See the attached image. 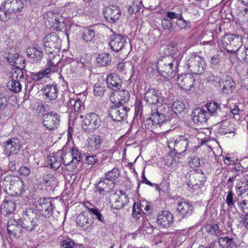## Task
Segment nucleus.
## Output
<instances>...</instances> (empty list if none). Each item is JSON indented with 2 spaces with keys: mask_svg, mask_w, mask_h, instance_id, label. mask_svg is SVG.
<instances>
[{
  "mask_svg": "<svg viewBox=\"0 0 248 248\" xmlns=\"http://www.w3.org/2000/svg\"><path fill=\"white\" fill-rule=\"evenodd\" d=\"M177 62L171 56L160 58L157 62L156 67L158 73L165 78H172L175 75Z\"/></svg>",
  "mask_w": 248,
  "mask_h": 248,
  "instance_id": "f257e3e1",
  "label": "nucleus"
},
{
  "mask_svg": "<svg viewBox=\"0 0 248 248\" xmlns=\"http://www.w3.org/2000/svg\"><path fill=\"white\" fill-rule=\"evenodd\" d=\"M20 222L22 223L24 232H29L34 230L40 224L39 216L30 208L24 211Z\"/></svg>",
  "mask_w": 248,
  "mask_h": 248,
  "instance_id": "f03ea898",
  "label": "nucleus"
},
{
  "mask_svg": "<svg viewBox=\"0 0 248 248\" xmlns=\"http://www.w3.org/2000/svg\"><path fill=\"white\" fill-rule=\"evenodd\" d=\"M5 188H8L12 194L19 196L24 191L25 186L23 181L16 176L6 175L0 182Z\"/></svg>",
  "mask_w": 248,
  "mask_h": 248,
  "instance_id": "7ed1b4c3",
  "label": "nucleus"
},
{
  "mask_svg": "<svg viewBox=\"0 0 248 248\" xmlns=\"http://www.w3.org/2000/svg\"><path fill=\"white\" fill-rule=\"evenodd\" d=\"M167 144L171 151L179 155L188 150L189 148V140L185 135H179L175 138H170Z\"/></svg>",
  "mask_w": 248,
  "mask_h": 248,
  "instance_id": "20e7f679",
  "label": "nucleus"
},
{
  "mask_svg": "<svg viewBox=\"0 0 248 248\" xmlns=\"http://www.w3.org/2000/svg\"><path fill=\"white\" fill-rule=\"evenodd\" d=\"M205 181V175L202 170L190 172L186 175V183L187 186L194 190L199 189L201 193Z\"/></svg>",
  "mask_w": 248,
  "mask_h": 248,
  "instance_id": "39448f33",
  "label": "nucleus"
},
{
  "mask_svg": "<svg viewBox=\"0 0 248 248\" xmlns=\"http://www.w3.org/2000/svg\"><path fill=\"white\" fill-rule=\"evenodd\" d=\"M186 68L194 74H202L205 67V62L203 58L195 54L190 55L187 58Z\"/></svg>",
  "mask_w": 248,
  "mask_h": 248,
  "instance_id": "423d86ee",
  "label": "nucleus"
},
{
  "mask_svg": "<svg viewBox=\"0 0 248 248\" xmlns=\"http://www.w3.org/2000/svg\"><path fill=\"white\" fill-rule=\"evenodd\" d=\"M43 46L47 54L57 53L61 48V40L55 33L46 35L42 39Z\"/></svg>",
  "mask_w": 248,
  "mask_h": 248,
  "instance_id": "0eeeda50",
  "label": "nucleus"
},
{
  "mask_svg": "<svg viewBox=\"0 0 248 248\" xmlns=\"http://www.w3.org/2000/svg\"><path fill=\"white\" fill-rule=\"evenodd\" d=\"M101 120L99 116L94 113L86 114L83 120L81 126L83 130L88 132H93L100 126Z\"/></svg>",
  "mask_w": 248,
  "mask_h": 248,
  "instance_id": "6e6552de",
  "label": "nucleus"
},
{
  "mask_svg": "<svg viewBox=\"0 0 248 248\" xmlns=\"http://www.w3.org/2000/svg\"><path fill=\"white\" fill-rule=\"evenodd\" d=\"M24 79V73L21 68L13 69L11 71L10 80L8 83L9 89L15 93H19L22 89L20 82Z\"/></svg>",
  "mask_w": 248,
  "mask_h": 248,
  "instance_id": "1a4fd4ad",
  "label": "nucleus"
},
{
  "mask_svg": "<svg viewBox=\"0 0 248 248\" xmlns=\"http://www.w3.org/2000/svg\"><path fill=\"white\" fill-rule=\"evenodd\" d=\"M129 108L124 105H119L110 107L108 114L111 119L115 121L120 122L125 120L127 117Z\"/></svg>",
  "mask_w": 248,
  "mask_h": 248,
  "instance_id": "9d476101",
  "label": "nucleus"
},
{
  "mask_svg": "<svg viewBox=\"0 0 248 248\" xmlns=\"http://www.w3.org/2000/svg\"><path fill=\"white\" fill-rule=\"evenodd\" d=\"M4 151L7 157L13 155H18L21 145L19 140L16 138L9 139L3 143Z\"/></svg>",
  "mask_w": 248,
  "mask_h": 248,
  "instance_id": "9b49d317",
  "label": "nucleus"
},
{
  "mask_svg": "<svg viewBox=\"0 0 248 248\" xmlns=\"http://www.w3.org/2000/svg\"><path fill=\"white\" fill-rule=\"evenodd\" d=\"M144 100L149 104L161 106L165 103V99L161 93L155 89L148 90L145 93Z\"/></svg>",
  "mask_w": 248,
  "mask_h": 248,
  "instance_id": "f8f14e48",
  "label": "nucleus"
},
{
  "mask_svg": "<svg viewBox=\"0 0 248 248\" xmlns=\"http://www.w3.org/2000/svg\"><path fill=\"white\" fill-rule=\"evenodd\" d=\"M157 223L161 228H169L172 226L174 222L172 214L166 210L159 212L157 217Z\"/></svg>",
  "mask_w": 248,
  "mask_h": 248,
  "instance_id": "ddd939ff",
  "label": "nucleus"
},
{
  "mask_svg": "<svg viewBox=\"0 0 248 248\" xmlns=\"http://www.w3.org/2000/svg\"><path fill=\"white\" fill-rule=\"evenodd\" d=\"M60 122V117L56 113L49 112L43 116L44 125L49 130L57 128Z\"/></svg>",
  "mask_w": 248,
  "mask_h": 248,
  "instance_id": "4468645a",
  "label": "nucleus"
},
{
  "mask_svg": "<svg viewBox=\"0 0 248 248\" xmlns=\"http://www.w3.org/2000/svg\"><path fill=\"white\" fill-rule=\"evenodd\" d=\"M195 80L194 76L191 74H182L178 76L177 84L180 88L190 90L193 87Z\"/></svg>",
  "mask_w": 248,
  "mask_h": 248,
  "instance_id": "2eb2a0df",
  "label": "nucleus"
},
{
  "mask_svg": "<svg viewBox=\"0 0 248 248\" xmlns=\"http://www.w3.org/2000/svg\"><path fill=\"white\" fill-rule=\"evenodd\" d=\"M63 155H64V149L51 154L46 160V166L55 170H57L61 165Z\"/></svg>",
  "mask_w": 248,
  "mask_h": 248,
  "instance_id": "dca6fc26",
  "label": "nucleus"
},
{
  "mask_svg": "<svg viewBox=\"0 0 248 248\" xmlns=\"http://www.w3.org/2000/svg\"><path fill=\"white\" fill-rule=\"evenodd\" d=\"M47 15L48 21L52 24V26L57 31H62L64 29V18L60 14L51 11L47 12Z\"/></svg>",
  "mask_w": 248,
  "mask_h": 248,
  "instance_id": "f3484780",
  "label": "nucleus"
},
{
  "mask_svg": "<svg viewBox=\"0 0 248 248\" xmlns=\"http://www.w3.org/2000/svg\"><path fill=\"white\" fill-rule=\"evenodd\" d=\"M38 210L40 214L46 217H49L52 215L54 206L51 201L47 198H41L38 201Z\"/></svg>",
  "mask_w": 248,
  "mask_h": 248,
  "instance_id": "a211bd4d",
  "label": "nucleus"
},
{
  "mask_svg": "<svg viewBox=\"0 0 248 248\" xmlns=\"http://www.w3.org/2000/svg\"><path fill=\"white\" fill-rule=\"evenodd\" d=\"M8 232L11 237L17 238L24 232L22 223L14 219H10L7 223Z\"/></svg>",
  "mask_w": 248,
  "mask_h": 248,
  "instance_id": "6ab92c4d",
  "label": "nucleus"
},
{
  "mask_svg": "<svg viewBox=\"0 0 248 248\" xmlns=\"http://www.w3.org/2000/svg\"><path fill=\"white\" fill-rule=\"evenodd\" d=\"M7 61L12 65L16 67L15 69L24 68L25 60L22 57L16 52L15 50L11 49L7 55L5 56Z\"/></svg>",
  "mask_w": 248,
  "mask_h": 248,
  "instance_id": "aec40b11",
  "label": "nucleus"
},
{
  "mask_svg": "<svg viewBox=\"0 0 248 248\" xmlns=\"http://www.w3.org/2000/svg\"><path fill=\"white\" fill-rule=\"evenodd\" d=\"M64 10L72 16L83 15L84 11V5L78 2H68L65 4Z\"/></svg>",
  "mask_w": 248,
  "mask_h": 248,
  "instance_id": "412c9836",
  "label": "nucleus"
},
{
  "mask_svg": "<svg viewBox=\"0 0 248 248\" xmlns=\"http://www.w3.org/2000/svg\"><path fill=\"white\" fill-rule=\"evenodd\" d=\"M126 43L125 36L120 34H113L110 38L109 45L114 51L118 52L123 48Z\"/></svg>",
  "mask_w": 248,
  "mask_h": 248,
  "instance_id": "4be33fe9",
  "label": "nucleus"
},
{
  "mask_svg": "<svg viewBox=\"0 0 248 248\" xmlns=\"http://www.w3.org/2000/svg\"><path fill=\"white\" fill-rule=\"evenodd\" d=\"M76 222L82 230H86L92 227L93 224V218L90 217L84 212L80 213L76 218Z\"/></svg>",
  "mask_w": 248,
  "mask_h": 248,
  "instance_id": "5701e85b",
  "label": "nucleus"
},
{
  "mask_svg": "<svg viewBox=\"0 0 248 248\" xmlns=\"http://www.w3.org/2000/svg\"><path fill=\"white\" fill-rule=\"evenodd\" d=\"M114 201L111 203L112 208L115 209H120L128 203V195L123 190H119L114 195Z\"/></svg>",
  "mask_w": 248,
  "mask_h": 248,
  "instance_id": "b1692460",
  "label": "nucleus"
},
{
  "mask_svg": "<svg viewBox=\"0 0 248 248\" xmlns=\"http://www.w3.org/2000/svg\"><path fill=\"white\" fill-rule=\"evenodd\" d=\"M104 16L107 20L110 23L116 22L121 16V11L117 6L111 5L106 8Z\"/></svg>",
  "mask_w": 248,
  "mask_h": 248,
  "instance_id": "393cba45",
  "label": "nucleus"
},
{
  "mask_svg": "<svg viewBox=\"0 0 248 248\" xmlns=\"http://www.w3.org/2000/svg\"><path fill=\"white\" fill-rule=\"evenodd\" d=\"M24 6L20 0H5L4 9L11 14L20 12Z\"/></svg>",
  "mask_w": 248,
  "mask_h": 248,
  "instance_id": "a878e982",
  "label": "nucleus"
},
{
  "mask_svg": "<svg viewBox=\"0 0 248 248\" xmlns=\"http://www.w3.org/2000/svg\"><path fill=\"white\" fill-rule=\"evenodd\" d=\"M48 57L46 72L48 74L57 72L58 70V65L60 61V56L57 55V53L47 54Z\"/></svg>",
  "mask_w": 248,
  "mask_h": 248,
  "instance_id": "bb28decb",
  "label": "nucleus"
},
{
  "mask_svg": "<svg viewBox=\"0 0 248 248\" xmlns=\"http://www.w3.org/2000/svg\"><path fill=\"white\" fill-rule=\"evenodd\" d=\"M95 186V191L98 192L101 194L104 195L106 193L109 192L114 187V183L113 182H109L104 178L96 182Z\"/></svg>",
  "mask_w": 248,
  "mask_h": 248,
  "instance_id": "cd10ccee",
  "label": "nucleus"
},
{
  "mask_svg": "<svg viewBox=\"0 0 248 248\" xmlns=\"http://www.w3.org/2000/svg\"><path fill=\"white\" fill-rule=\"evenodd\" d=\"M209 117V113L202 108H197L192 113V120L195 124H203L205 123Z\"/></svg>",
  "mask_w": 248,
  "mask_h": 248,
  "instance_id": "c85d7f7f",
  "label": "nucleus"
},
{
  "mask_svg": "<svg viewBox=\"0 0 248 248\" xmlns=\"http://www.w3.org/2000/svg\"><path fill=\"white\" fill-rule=\"evenodd\" d=\"M222 92L226 94H230L235 89V83L230 76H226L219 81Z\"/></svg>",
  "mask_w": 248,
  "mask_h": 248,
  "instance_id": "c756f323",
  "label": "nucleus"
},
{
  "mask_svg": "<svg viewBox=\"0 0 248 248\" xmlns=\"http://www.w3.org/2000/svg\"><path fill=\"white\" fill-rule=\"evenodd\" d=\"M59 88L57 84H47L44 87V93L46 97L50 100L57 99L59 93Z\"/></svg>",
  "mask_w": 248,
  "mask_h": 248,
  "instance_id": "7c9ffc66",
  "label": "nucleus"
},
{
  "mask_svg": "<svg viewBox=\"0 0 248 248\" xmlns=\"http://www.w3.org/2000/svg\"><path fill=\"white\" fill-rule=\"evenodd\" d=\"M234 124L228 121L221 122L218 130V134L220 135L230 134L232 136H234Z\"/></svg>",
  "mask_w": 248,
  "mask_h": 248,
  "instance_id": "2f4dec72",
  "label": "nucleus"
},
{
  "mask_svg": "<svg viewBox=\"0 0 248 248\" xmlns=\"http://www.w3.org/2000/svg\"><path fill=\"white\" fill-rule=\"evenodd\" d=\"M177 210L183 217H187L192 215L194 211V208L187 202L183 201L178 203Z\"/></svg>",
  "mask_w": 248,
  "mask_h": 248,
  "instance_id": "473e14b6",
  "label": "nucleus"
},
{
  "mask_svg": "<svg viewBox=\"0 0 248 248\" xmlns=\"http://www.w3.org/2000/svg\"><path fill=\"white\" fill-rule=\"evenodd\" d=\"M108 87L115 91L120 89L121 86V80L115 74H109L106 79Z\"/></svg>",
  "mask_w": 248,
  "mask_h": 248,
  "instance_id": "72a5a7b5",
  "label": "nucleus"
},
{
  "mask_svg": "<svg viewBox=\"0 0 248 248\" xmlns=\"http://www.w3.org/2000/svg\"><path fill=\"white\" fill-rule=\"evenodd\" d=\"M165 120L164 114L159 113L158 110L155 112L152 111L151 115L148 119L149 124L153 125H159L162 124Z\"/></svg>",
  "mask_w": 248,
  "mask_h": 248,
  "instance_id": "f704fd0d",
  "label": "nucleus"
},
{
  "mask_svg": "<svg viewBox=\"0 0 248 248\" xmlns=\"http://www.w3.org/2000/svg\"><path fill=\"white\" fill-rule=\"evenodd\" d=\"M28 55L31 59L39 60L43 57V53L42 48L38 45L33 46L27 49Z\"/></svg>",
  "mask_w": 248,
  "mask_h": 248,
  "instance_id": "c9c22d12",
  "label": "nucleus"
},
{
  "mask_svg": "<svg viewBox=\"0 0 248 248\" xmlns=\"http://www.w3.org/2000/svg\"><path fill=\"white\" fill-rule=\"evenodd\" d=\"M241 38L239 36L234 34L226 35V42L229 43V48H234L240 46H243L241 43Z\"/></svg>",
  "mask_w": 248,
  "mask_h": 248,
  "instance_id": "e433bc0d",
  "label": "nucleus"
},
{
  "mask_svg": "<svg viewBox=\"0 0 248 248\" xmlns=\"http://www.w3.org/2000/svg\"><path fill=\"white\" fill-rule=\"evenodd\" d=\"M94 36V31L91 28H84L80 31L81 39L86 43L92 42L93 40Z\"/></svg>",
  "mask_w": 248,
  "mask_h": 248,
  "instance_id": "4c0bfd02",
  "label": "nucleus"
},
{
  "mask_svg": "<svg viewBox=\"0 0 248 248\" xmlns=\"http://www.w3.org/2000/svg\"><path fill=\"white\" fill-rule=\"evenodd\" d=\"M102 139L98 135H92L88 139V144L93 149H98L102 142Z\"/></svg>",
  "mask_w": 248,
  "mask_h": 248,
  "instance_id": "58836bf2",
  "label": "nucleus"
},
{
  "mask_svg": "<svg viewBox=\"0 0 248 248\" xmlns=\"http://www.w3.org/2000/svg\"><path fill=\"white\" fill-rule=\"evenodd\" d=\"M1 208H3L6 213L13 212L16 208L15 200L13 199H5L4 202L1 205Z\"/></svg>",
  "mask_w": 248,
  "mask_h": 248,
  "instance_id": "ea45409f",
  "label": "nucleus"
},
{
  "mask_svg": "<svg viewBox=\"0 0 248 248\" xmlns=\"http://www.w3.org/2000/svg\"><path fill=\"white\" fill-rule=\"evenodd\" d=\"M178 155L174 152V154L170 153L165 158V164L168 166H176L179 163Z\"/></svg>",
  "mask_w": 248,
  "mask_h": 248,
  "instance_id": "a19ab883",
  "label": "nucleus"
},
{
  "mask_svg": "<svg viewBox=\"0 0 248 248\" xmlns=\"http://www.w3.org/2000/svg\"><path fill=\"white\" fill-rule=\"evenodd\" d=\"M117 94L119 105H124V104L127 103L129 100L130 93L125 90H118Z\"/></svg>",
  "mask_w": 248,
  "mask_h": 248,
  "instance_id": "79ce46f5",
  "label": "nucleus"
},
{
  "mask_svg": "<svg viewBox=\"0 0 248 248\" xmlns=\"http://www.w3.org/2000/svg\"><path fill=\"white\" fill-rule=\"evenodd\" d=\"M206 106L209 114L210 113L213 115H218L220 113L222 112L219 106L216 102L206 104Z\"/></svg>",
  "mask_w": 248,
  "mask_h": 248,
  "instance_id": "37998d69",
  "label": "nucleus"
},
{
  "mask_svg": "<svg viewBox=\"0 0 248 248\" xmlns=\"http://www.w3.org/2000/svg\"><path fill=\"white\" fill-rule=\"evenodd\" d=\"M97 62L102 66H106L111 62L110 56L108 53H102L98 55L96 59Z\"/></svg>",
  "mask_w": 248,
  "mask_h": 248,
  "instance_id": "c03bdc74",
  "label": "nucleus"
},
{
  "mask_svg": "<svg viewBox=\"0 0 248 248\" xmlns=\"http://www.w3.org/2000/svg\"><path fill=\"white\" fill-rule=\"evenodd\" d=\"M238 51V60L248 63V47L240 46L237 48Z\"/></svg>",
  "mask_w": 248,
  "mask_h": 248,
  "instance_id": "a18cd8bd",
  "label": "nucleus"
},
{
  "mask_svg": "<svg viewBox=\"0 0 248 248\" xmlns=\"http://www.w3.org/2000/svg\"><path fill=\"white\" fill-rule=\"evenodd\" d=\"M218 242L222 248H233L234 246L233 239L227 236L220 238Z\"/></svg>",
  "mask_w": 248,
  "mask_h": 248,
  "instance_id": "49530a36",
  "label": "nucleus"
},
{
  "mask_svg": "<svg viewBox=\"0 0 248 248\" xmlns=\"http://www.w3.org/2000/svg\"><path fill=\"white\" fill-rule=\"evenodd\" d=\"M69 106L73 107L75 111H79L83 105V99L78 97L75 98L70 99L69 101Z\"/></svg>",
  "mask_w": 248,
  "mask_h": 248,
  "instance_id": "de8ad7c7",
  "label": "nucleus"
},
{
  "mask_svg": "<svg viewBox=\"0 0 248 248\" xmlns=\"http://www.w3.org/2000/svg\"><path fill=\"white\" fill-rule=\"evenodd\" d=\"M120 176V171L118 168H114L105 173V179L109 182H113Z\"/></svg>",
  "mask_w": 248,
  "mask_h": 248,
  "instance_id": "09e8293b",
  "label": "nucleus"
},
{
  "mask_svg": "<svg viewBox=\"0 0 248 248\" xmlns=\"http://www.w3.org/2000/svg\"><path fill=\"white\" fill-rule=\"evenodd\" d=\"M106 92V87L104 83H97L93 86V93L95 96H102Z\"/></svg>",
  "mask_w": 248,
  "mask_h": 248,
  "instance_id": "8fccbe9b",
  "label": "nucleus"
},
{
  "mask_svg": "<svg viewBox=\"0 0 248 248\" xmlns=\"http://www.w3.org/2000/svg\"><path fill=\"white\" fill-rule=\"evenodd\" d=\"M20 155H13L11 156L9 158V162L8 164L9 169L12 170H15L17 167L19 165L20 162Z\"/></svg>",
  "mask_w": 248,
  "mask_h": 248,
  "instance_id": "3c124183",
  "label": "nucleus"
},
{
  "mask_svg": "<svg viewBox=\"0 0 248 248\" xmlns=\"http://www.w3.org/2000/svg\"><path fill=\"white\" fill-rule=\"evenodd\" d=\"M86 207L88 209L90 213L94 215L98 221L103 223L105 222L104 218L98 208L93 205H91L90 206L86 205Z\"/></svg>",
  "mask_w": 248,
  "mask_h": 248,
  "instance_id": "603ef678",
  "label": "nucleus"
},
{
  "mask_svg": "<svg viewBox=\"0 0 248 248\" xmlns=\"http://www.w3.org/2000/svg\"><path fill=\"white\" fill-rule=\"evenodd\" d=\"M185 108V104L180 101H176L172 105V109L176 114L183 112Z\"/></svg>",
  "mask_w": 248,
  "mask_h": 248,
  "instance_id": "864d4df0",
  "label": "nucleus"
},
{
  "mask_svg": "<svg viewBox=\"0 0 248 248\" xmlns=\"http://www.w3.org/2000/svg\"><path fill=\"white\" fill-rule=\"evenodd\" d=\"M43 182L46 186H53L56 183V179L54 175L48 174L44 177Z\"/></svg>",
  "mask_w": 248,
  "mask_h": 248,
  "instance_id": "5fc2aeb1",
  "label": "nucleus"
},
{
  "mask_svg": "<svg viewBox=\"0 0 248 248\" xmlns=\"http://www.w3.org/2000/svg\"><path fill=\"white\" fill-rule=\"evenodd\" d=\"M206 231L210 234L215 235H218L220 233V230L217 224L207 225L205 226Z\"/></svg>",
  "mask_w": 248,
  "mask_h": 248,
  "instance_id": "6e6d98bb",
  "label": "nucleus"
},
{
  "mask_svg": "<svg viewBox=\"0 0 248 248\" xmlns=\"http://www.w3.org/2000/svg\"><path fill=\"white\" fill-rule=\"evenodd\" d=\"M63 163L64 165H70L74 164V167L76 166V164L74 159H73V157L70 154V152L66 153L64 152V155H62V160Z\"/></svg>",
  "mask_w": 248,
  "mask_h": 248,
  "instance_id": "4d7b16f0",
  "label": "nucleus"
},
{
  "mask_svg": "<svg viewBox=\"0 0 248 248\" xmlns=\"http://www.w3.org/2000/svg\"><path fill=\"white\" fill-rule=\"evenodd\" d=\"M234 194L232 190H230L227 195L226 198V202L228 207L230 209H232L235 207L234 201Z\"/></svg>",
  "mask_w": 248,
  "mask_h": 248,
  "instance_id": "13d9d810",
  "label": "nucleus"
},
{
  "mask_svg": "<svg viewBox=\"0 0 248 248\" xmlns=\"http://www.w3.org/2000/svg\"><path fill=\"white\" fill-rule=\"evenodd\" d=\"M70 154L73 157V159L74 160L76 164H78L81 160V153L79 151L75 148H72L70 151Z\"/></svg>",
  "mask_w": 248,
  "mask_h": 248,
  "instance_id": "bf43d9fd",
  "label": "nucleus"
},
{
  "mask_svg": "<svg viewBox=\"0 0 248 248\" xmlns=\"http://www.w3.org/2000/svg\"><path fill=\"white\" fill-rule=\"evenodd\" d=\"M142 211L140 209V207L139 204H136L135 203L133 205V212H132V216L133 217L136 219H138L140 218L141 216V214L142 213Z\"/></svg>",
  "mask_w": 248,
  "mask_h": 248,
  "instance_id": "052dcab7",
  "label": "nucleus"
},
{
  "mask_svg": "<svg viewBox=\"0 0 248 248\" xmlns=\"http://www.w3.org/2000/svg\"><path fill=\"white\" fill-rule=\"evenodd\" d=\"M61 245L62 248H73L75 245V243L72 239L67 238L62 241Z\"/></svg>",
  "mask_w": 248,
  "mask_h": 248,
  "instance_id": "680f3d73",
  "label": "nucleus"
},
{
  "mask_svg": "<svg viewBox=\"0 0 248 248\" xmlns=\"http://www.w3.org/2000/svg\"><path fill=\"white\" fill-rule=\"evenodd\" d=\"M11 16L12 14L0 8V20L7 22L10 19Z\"/></svg>",
  "mask_w": 248,
  "mask_h": 248,
  "instance_id": "e2e57ef3",
  "label": "nucleus"
},
{
  "mask_svg": "<svg viewBox=\"0 0 248 248\" xmlns=\"http://www.w3.org/2000/svg\"><path fill=\"white\" fill-rule=\"evenodd\" d=\"M48 74L47 72H46V70L43 72H33L31 73V77L32 79L34 81H39L47 76Z\"/></svg>",
  "mask_w": 248,
  "mask_h": 248,
  "instance_id": "0e129e2a",
  "label": "nucleus"
},
{
  "mask_svg": "<svg viewBox=\"0 0 248 248\" xmlns=\"http://www.w3.org/2000/svg\"><path fill=\"white\" fill-rule=\"evenodd\" d=\"M139 205L143 213H144V211H145V214L149 213L150 210V205L148 202L146 201H142L140 203V204H139Z\"/></svg>",
  "mask_w": 248,
  "mask_h": 248,
  "instance_id": "69168bd1",
  "label": "nucleus"
},
{
  "mask_svg": "<svg viewBox=\"0 0 248 248\" xmlns=\"http://www.w3.org/2000/svg\"><path fill=\"white\" fill-rule=\"evenodd\" d=\"M188 22L185 20L182 16V15L177 19L176 24L181 29H185L186 27Z\"/></svg>",
  "mask_w": 248,
  "mask_h": 248,
  "instance_id": "338daca9",
  "label": "nucleus"
},
{
  "mask_svg": "<svg viewBox=\"0 0 248 248\" xmlns=\"http://www.w3.org/2000/svg\"><path fill=\"white\" fill-rule=\"evenodd\" d=\"M142 111L143 105L140 102H139L135 107V115L136 117L139 116L140 118L142 114Z\"/></svg>",
  "mask_w": 248,
  "mask_h": 248,
  "instance_id": "774afa93",
  "label": "nucleus"
}]
</instances>
